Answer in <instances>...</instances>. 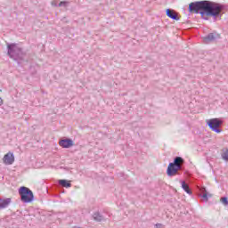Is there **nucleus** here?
<instances>
[{"label":"nucleus","instance_id":"1","mask_svg":"<svg viewBox=\"0 0 228 228\" xmlns=\"http://www.w3.org/2000/svg\"><path fill=\"white\" fill-rule=\"evenodd\" d=\"M224 10V7L222 4L209 0L192 2L189 4L190 13H200L202 19L205 20H208V17H212L214 20L222 19Z\"/></svg>","mask_w":228,"mask_h":228},{"label":"nucleus","instance_id":"2","mask_svg":"<svg viewBox=\"0 0 228 228\" xmlns=\"http://www.w3.org/2000/svg\"><path fill=\"white\" fill-rule=\"evenodd\" d=\"M183 165H184V159L182 157H175L173 162H170L167 174L168 177H174V175H179V170H183Z\"/></svg>","mask_w":228,"mask_h":228},{"label":"nucleus","instance_id":"3","mask_svg":"<svg viewBox=\"0 0 228 228\" xmlns=\"http://www.w3.org/2000/svg\"><path fill=\"white\" fill-rule=\"evenodd\" d=\"M7 45V54L13 58L14 60H21L24 61V58H26V53L22 51V48L19 47L15 43H6Z\"/></svg>","mask_w":228,"mask_h":228},{"label":"nucleus","instance_id":"4","mask_svg":"<svg viewBox=\"0 0 228 228\" xmlns=\"http://www.w3.org/2000/svg\"><path fill=\"white\" fill-rule=\"evenodd\" d=\"M18 193L20 197L21 202H24L25 204H29V202H33L35 199L33 191L26 186L20 187L18 190Z\"/></svg>","mask_w":228,"mask_h":228},{"label":"nucleus","instance_id":"5","mask_svg":"<svg viewBox=\"0 0 228 228\" xmlns=\"http://www.w3.org/2000/svg\"><path fill=\"white\" fill-rule=\"evenodd\" d=\"M207 124L208 126V127H210V129L212 131H214V133H222V129H220V126H222V124H224V121H222L219 118H212V119H208L207 120Z\"/></svg>","mask_w":228,"mask_h":228},{"label":"nucleus","instance_id":"6","mask_svg":"<svg viewBox=\"0 0 228 228\" xmlns=\"http://www.w3.org/2000/svg\"><path fill=\"white\" fill-rule=\"evenodd\" d=\"M218 38H220V34L212 32L203 37V42L205 44H211V42H215V40H218Z\"/></svg>","mask_w":228,"mask_h":228},{"label":"nucleus","instance_id":"7","mask_svg":"<svg viewBox=\"0 0 228 228\" xmlns=\"http://www.w3.org/2000/svg\"><path fill=\"white\" fill-rule=\"evenodd\" d=\"M59 145L62 147V149H70V147L74 146V141L70 138L61 139L59 142Z\"/></svg>","mask_w":228,"mask_h":228},{"label":"nucleus","instance_id":"8","mask_svg":"<svg viewBox=\"0 0 228 228\" xmlns=\"http://www.w3.org/2000/svg\"><path fill=\"white\" fill-rule=\"evenodd\" d=\"M4 163L5 165H13L15 162V156L12 152H8L4 156Z\"/></svg>","mask_w":228,"mask_h":228},{"label":"nucleus","instance_id":"9","mask_svg":"<svg viewBox=\"0 0 228 228\" xmlns=\"http://www.w3.org/2000/svg\"><path fill=\"white\" fill-rule=\"evenodd\" d=\"M166 15L172 19L173 20H179V16H177V12L173 9H167Z\"/></svg>","mask_w":228,"mask_h":228},{"label":"nucleus","instance_id":"10","mask_svg":"<svg viewBox=\"0 0 228 228\" xmlns=\"http://www.w3.org/2000/svg\"><path fill=\"white\" fill-rule=\"evenodd\" d=\"M10 204H12V199H0V209H5V208H8Z\"/></svg>","mask_w":228,"mask_h":228},{"label":"nucleus","instance_id":"11","mask_svg":"<svg viewBox=\"0 0 228 228\" xmlns=\"http://www.w3.org/2000/svg\"><path fill=\"white\" fill-rule=\"evenodd\" d=\"M93 218L95 222H103L105 220L104 216H102L99 211L93 214Z\"/></svg>","mask_w":228,"mask_h":228},{"label":"nucleus","instance_id":"12","mask_svg":"<svg viewBox=\"0 0 228 228\" xmlns=\"http://www.w3.org/2000/svg\"><path fill=\"white\" fill-rule=\"evenodd\" d=\"M200 191L203 194H200V196L202 197L204 202H208V200H209L208 197H212L211 194H208V191H206V187H202L200 189Z\"/></svg>","mask_w":228,"mask_h":228},{"label":"nucleus","instance_id":"13","mask_svg":"<svg viewBox=\"0 0 228 228\" xmlns=\"http://www.w3.org/2000/svg\"><path fill=\"white\" fill-rule=\"evenodd\" d=\"M60 186H62L63 188H70L72 186V183H70L68 180H59Z\"/></svg>","mask_w":228,"mask_h":228},{"label":"nucleus","instance_id":"14","mask_svg":"<svg viewBox=\"0 0 228 228\" xmlns=\"http://www.w3.org/2000/svg\"><path fill=\"white\" fill-rule=\"evenodd\" d=\"M182 188L188 193V195H191V189H190V185H188L185 181L182 182Z\"/></svg>","mask_w":228,"mask_h":228},{"label":"nucleus","instance_id":"15","mask_svg":"<svg viewBox=\"0 0 228 228\" xmlns=\"http://www.w3.org/2000/svg\"><path fill=\"white\" fill-rule=\"evenodd\" d=\"M222 158L224 161H228V149L222 154Z\"/></svg>","mask_w":228,"mask_h":228},{"label":"nucleus","instance_id":"16","mask_svg":"<svg viewBox=\"0 0 228 228\" xmlns=\"http://www.w3.org/2000/svg\"><path fill=\"white\" fill-rule=\"evenodd\" d=\"M221 202H222V204H224V206H228L227 197H222L221 198Z\"/></svg>","mask_w":228,"mask_h":228},{"label":"nucleus","instance_id":"17","mask_svg":"<svg viewBox=\"0 0 228 228\" xmlns=\"http://www.w3.org/2000/svg\"><path fill=\"white\" fill-rule=\"evenodd\" d=\"M67 4H69V2H66V1H62L59 4V7H61V6H67Z\"/></svg>","mask_w":228,"mask_h":228},{"label":"nucleus","instance_id":"18","mask_svg":"<svg viewBox=\"0 0 228 228\" xmlns=\"http://www.w3.org/2000/svg\"><path fill=\"white\" fill-rule=\"evenodd\" d=\"M163 227H165V226L163 225V224H155V228H163Z\"/></svg>","mask_w":228,"mask_h":228},{"label":"nucleus","instance_id":"19","mask_svg":"<svg viewBox=\"0 0 228 228\" xmlns=\"http://www.w3.org/2000/svg\"><path fill=\"white\" fill-rule=\"evenodd\" d=\"M52 6H58V2L56 0L52 1Z\"/></svg>","mask_w":228,"mask_h":228},{"label":"nucleus","instance_id":"20","mask_svg":"<svg viewBox=\"0 0 228 228\" xmlns=\"http://www.w3.org/2000/svg\"><path fill=\"white\" fill-rule=\"evenodd\" d=\"M3 98L0 97V106H3Z\"/></svg>","mask_w":228,"mask_h":228}]
</instances>
